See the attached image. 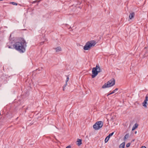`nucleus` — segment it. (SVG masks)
<instances>
[{"instance_id":"f257e3e1","label":"nucleus","mask_w":148,"mask_h":148,"mask_svg":"<svg viewBox=\"0 0 148 148\" xmlns=\"http://www.w3.org/2000/svg\"><path fill=\"white\" fill-rule=\"evenodd\" d=\"M27 43L24 39L22 38L20 42H15L13 45L14 47L18 51L21 53L24 52L27 47Z\"/></svg>"},{"instance_id":"f03ea898","label":"nucleus","mask_w":148,"mask_h":148,"mask_svg":"<svg viewBox=\"0 0 148 148\" xmlns=\"http://www.w3.org/2000/svg\"><path fill=\"white\" fill-rule=\"evenodd\" d=\"M96 42L95 40H91L87 42L84 47V49L85 50L90 49L92 47H94Z\"/></svg>"},{"instance_id":"7ed1b4c3","label":"nucleus","mask_w":148,"mask_h":148,"mask_svg":"<svg viewBox=\"0 0 148 148\" xmlns=\"http://www.w3.org/2000/svg\"><path fill=\"white\" fill-rule=\"evenodd\" d=\"M103 125L101 121H97L93 125V127L95 130H98L101 128Z\"/></svg>"},{"instance_id":"20e7f679","label":"nucleus","mask_w":148,"mask_h":148,"mask_svg":"<svg viewBox=\"0 0 148 148\" xmlns=\"http://www.w3.org/2000/svg\"><path fill=\"white\" fill-rule=\"evenodd\" d=\"M92 77L93 78L95 77L98 74V72L97 71V68L96 66L95 67H94L92 71Z\"/></svg>"},{"instance_id":"39448f33","label":"nucleus","mask_w":148,"mask_h":148,"mask_svg":"<svg viewBox=\"0 0 148 148\" xmlns=\"http://www.w3.org/2000/svg\"><path fill=\"white\" fill-rule=\"evenodd\" d=\"M109 87L113 86L115 84V80L112 78L107 82Z\"/></svg>"},{"instance_id":"423d86ee","label":"nucleus","mask_w":148,"mask_h":148,"mask_svg":"<svg viewBox=\"0 0 148 148\" xmlns=\"http://www.w3.org/2000/svg\"><path fill=\"white\" fill-rule=\"evenodd\" d=\"M82 140L81 139H77V145L78 146L82 144Z\"/></svg>"},{"instance_id":"0eeeda50","label":"nucleus","mask_w":148,"mask_h":148,"mask_svg":"<svg viewBox=\"0 0 148 148\" xmlns=\"http://www.w3.org/2000/svg\"><path fill=\"white\" fill-rule=\"evenodd\" d=\"M135 15V13L134 12H132L130 13L129 15V18L130 19H131L133 18Z\"/></svg>"},{"instance_id":"6e6552de","label":"nucleus","mask_w":148,"mask_h":148,"mask_svg":"<svg viewBox=\"0 0 148 148\" xmlns=\"http://www.w3.org/2000/svg\"><path fill=\"white\" fill-rule=\"evenodd\" d=\"M118 90V88H116L114 90H113L112 92H110V93H109L108 95H107V96H108L112 94H113L115 93V92L117 91Z\"/></svg>"},{"instance_id":"1a4fd4ad","label":"nucleus","mask_w":148,"mask_h":148,"mask_svg":"<svg viewBox=\"0 0 148 148\" xmlns=\"http://www.w3.org/2000/svg\"><path fill=\"white\" fill-rule=\"evenodd\" d=\"M96 66L97 68V70H98L97 71H98V73L101 72L102 70L101 69L99 65L98 64H97Z\"/></svg>"},{"instance_id":"9d476101","label":"nucleus","mask_w":148,"mask_h":148,"mask_svg":"<svg viewBox=\"0 0 148 148\" xmlns=\"http://www.w3.org/2000/svg\"><path fill=\"white\" fill-rule=\"evenodd\" d=\"M56 52L60 51L62 50L61 48L60 47H58L55 48Z\"/></svg>"},{"instance_id":"9b49d317","label":"nucleus","mask_w":148,"mask_h":148,"mask_svg":"<svg viewBox=\"0 0 148 148\" xmlns=\"http://www.w3.org/2000/svg\"><path fill=\"white\" fill-rule=\"evenodd\" d=\"M125 144V142H123L119 146V148H124Z\"/></svg>"},{"instance_id":"f8f14e48","label":"nucleus","mask_w":148,"mask_h":148,"mask_svg":"<svg viewBox=\"0 0 148 148\" xmlns=\"http://www.w3.org/2000/svg\"><path fill=\"white\" fill-rule=\"evenodd\" d=\"M138 126V124L137 123H136L133 126L132 130H134L135 129H136L137 128Z\"/></svg>"},{"instance_id":"ddd939ff","label":"nucleus","mask_w":148,"mask_h":148,"mask_svg":"<svg viewBox=\"0 0 148 148\" xmlns=\"http://www.w3.org/2000/svg\"><path fill=\"white\" fill-rule=\"evenodd\" d=\"M109 87L107 83H105L102 86L103 88H106Z\"/></svg>"},{"instance_id":"4468645a","label":"nucleus","mask_w":148,"mask_h":148,"mask_svg":"<svg viewBox=\"0 0 148 148\" xmlns=\"http://www.w3.org/2000/svg\"><path fill=\"white\" fill-rule=\"evenodd\" d=\"M129 136V134H127L125 135L124 137V140H125L126 139H127V138H128Z\"/></svg>"},{"instance_id":"2eb2a0df","label":"nucleus","mask_w":148,"mask_h":148,"mask_svg":"<svg viewBox=\"0 0 148 148\" xmlns=\"http://www.w3.org/2000/svg\"><path fill=\"white\" fill-rule=\"evenodd\" d=\"M109 138L108 137V136H107L105 140V143L107 142L109 139Z\"/></svg>"},{"instance_id":"dca6fc26","label":"nucleus","mask_w":148,"mask_h":148,"mask_svg":"<svg viewBox=\"0 0 148 148\" xmlns=\"http://www.w3.org/2000/svg\"><path fill=\"white\" fill-rule=\"evenodd\" d=\"M10 3L12 4V5H17V3L14 2H11Z\"/></svg>"},{"instance_id":"f3484780","label":"nucleus","mask_w":148,"mask_h":148,"mask_svg":"<svg viewBox=\"0 0 148 148\" xmlns=\"http://www.w3.org/2000/svg\"><path fill=\"white\" fill-rule=\"evenodd\" d=\"M67 78L66 80V83H67V82L69 81V76H66Z\"/></svg>"},{"instance_id":"a211bd4d","label":"nucleus","mask_w":148,"mask_h":148,"mask_svg":"<svg viewBox=\"0 0 148 148\" xmlns=\"http://www.w3.org/2000/svg\"><path fill=\"white\" fill-rule=\"evenodd\" d=\"M114 132H113L109 134V135H108V137L110 138L111 136H112L114 134Z\"/></svg>"},{"instance_id":"6ab92c4d","label":"nucleus","mask_w":148,"mask_h":148,"mask_svg":"<svg viewBox=\"0 0 148 148\" xmlns=\"http://www.w3.org/2000/svg\"><path fill=\"white\" fill-rule=\"evenodd\" d=\"M130 144H131V143H127L126 145V147H129L130 146Z\"/></svg>"},{"instance_id":"aec40b11","label":"nucleus","mask_w":148,"mask_h":148,"mask_svg":"<svg viewBox=\"0 0 148 148\" xmlns=\"http://www.w3.org/2000/svg\"><path fill=\"white\" fill-rule=\"evenodd\" d=\"M71 146L70 145L67 146L66 148H71Z\"/></svg>"},{"instance_id":"412c9836","label":"nucleus","mask_w":148,"mask_h":148,"mask_svg":"<svg viewBox=\"0 0 148 148\" xmlns=\"http://www.w3.org/2000/svg\"><path fill=\"white\" fill-rule=\"evenodd\" d=\"M44 43V42H42L40 43V45H43Z\"/></svg>"},{"instance_id":"4be33fe9","label":"nucleus","mask_w":148,"mask_h":148,"mask_svg":"<svg viewBox=\"0 0 148 148\" xmlns=\"http://www.w3.org/2000/svg\"><path fill=\"white\" fill-rule=\"evenodd\" d=\"M67 85V83H66L65 84H64V87H66V86Z\"/></svg>"},{"instance_id":"5701e85b","label":"nucleus","mask_w":148,"mask_h":148,"mask_svg":"<svg viewBox=\"0 0 148 148\" xmlns=\"http://www.w3.org/2000/svg\"><path fill=\"white\" fill-rule=\"evenodd\" d=\"M140 148H146V147L145 146H142Z\"/></svg>"},{"instance_id":"b1692460","label":"nucleus","mask_w":148,"mask_h":148,"mask_svg":"<svg viewBox=\"0 0 148 148\" xmlns=\"http://www.w3.org/2000/svg\"><path fill=\"white\" fill-rule=\"evenodd\" d=\"M65 87H64V86H63V91H64L65 90Z\"/></svg>"},{"instance_id":"393cba45","label":"nucleus","mask_w":148,"mask_h":148,"mask_svg":"<svg viewBox=\"0 0 148 148\" xmlns=\"http://www.w3.org/2000/svg\"><path fill=\"white\" fill-rule=\"evenodd\" d=\"M134 140H135V139H133L132 140L131 142H134Z\"/></svg>"},{"instance_id":"a878e982","label":"nucleus","mask_w":148,"mask_h":148,"mask_svg":"<svg viewBox=\"0 0 148 148\" xmlns=\"http://www.w3.org/2000/svg\"><path fill=\"white\" fill-rule=\"evenodd\" d=\"M8 48H11L10 46H8Z\"/></svg>"},{"instance_id":"bb28decb","label":"nucleus","mask_w":148,"mask_h":148,"mask_svg":"<svg viewBox=\"0 0 148 148\" xmlns=\"http://www.w3.org/2000/svg\"><path fill=\"white\" fill-rule=\"evenodd\" d=\"M136 133H137V132H136V131H135V134H136Z\"/></svg>"},{"instance_id":"cd10ccee","label":"nucleus","mask_w":148,"mask_h":148,"mask_svg":"<svg viewBox=\"0 0 148 148\" xmlns=\"http://www.w3.org/2000/svg\"><path fill=\"white\" fill-rule=\"evenodd\" d=\"M147 47H145V49H147Z\"/></svg>"}]
</instances>
